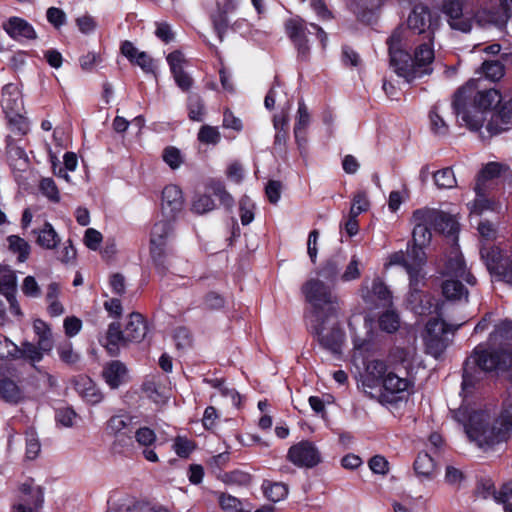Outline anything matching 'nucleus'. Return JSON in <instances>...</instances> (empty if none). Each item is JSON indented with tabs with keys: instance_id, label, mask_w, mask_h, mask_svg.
I'll return each instance as SVG.
<instances>
[{
	"instance_id": "e433bc0d",
	"label": "nucleus",
	"mask_w": 512,
	"mask_h": 512,
	"mask_svg": "<svg viewBox=\"0 0 512 512\" xmlns=\"http://www.w3.org/2000/svg\"><path fill=\"white\" fill-rule=\"evenodd\" d=\"M206 188L219 199L220 204L226 209H231L233 207L234 198L226 190V186L222 180L214 178L210 179L206 184Z\"/></svg>"
},
{
	"instance_id": "0e129e2a",
	"label": "nucleus",
	"mask_w": 512,
	"mask_h": 512,
	"mask_svg": "<svg viewBox=\"0 0 512 512\" xmlns=\"http://www.w3.org/2000/svg\"><path fill=\"white\" fill-rule=\"evenodd\" d=\"M225 298L223 295L210 291L206 293L203 297L202 307L205 310H220L225 306Z\"/></svg>"
},
{
	"instance_id": "f03ea898",
	"label": "nucleus",
	"mask_w": 512,
	"mask_h": 512,
	"mask_svg": "<svg viewBox=\"0 0 512 512\" xmlns=\"http://www.w3.org/2000/svg\"><path fill=\"white\" fill-rule=\"evenodd\" d=\"M465 432L484 451L507 442L512 436V386L498 413L491 418L485 410H473L464 424Z\"/></svg>"
},
{
	"instance_id": "a18cd8bd",
	"label": "nucleus",
	"mask_w": 512,
	"mask_h": 512,
	"mask_svg": "<svg viewBox=\"0 0 512 512\" xmlns=\"http://www.w3.org/2000/svg\"><path fill=\"white\" fill-rule=\"evenodd\" d=\"M491 21L496 23H505L512 17V0H496L491 7Z\"/></svg>"
},
{
	"instance_id": "a19ab883",
	"label": "nucleus",
	"mask_w": 512,
	"mask_h": 512,
	"mask_svg": "<svg viewBox=\"0 0 512 512\" xmlns=\"http://www.w3.org/2000/svg\"><path fill=\"white\" fill-rule=\"evenodd\" d=\"M505 169L506 166L499 162H488L477 174L476 184L486 187L487 181L500 177Z\"/></svg>"
},
{
	"instance_id": "8fccbe9b",
	"label": "nucleus",
	"mask_w": 512,
	"mask_h": 512,
	"mask_svg": "<svg viewBox=\"0 0 512 512\" xmlns=\"http://www.w3.org/2000/svg\"><path fill=\"white\" fill-rule=\"evenodd\" d=\"M481 70L485 78L492 82L500 80L505 73L504 65L498 60L484 61L481 66Z\"/></svg>"
},
{
	"instance_id": "4be33fe9",
	"label": "nucleus",
	"mask_w": 512,
	"mask_h": 512,
	"mask_svg": "<svg viewBox=\"0 0 512 512\" xmlns=\"http://www.w3.org/2000/svg\"><path fill=\"white\" fill-rule=\"evenodd\" d=\"M166 60L177 86L184 92L189 91L193 85V79L183 69L182 64L185 60L182 52L179 50L172 51L168 54Z\"/></svg>"
},
{
	"instance_id": "774afa93",
	"label": "nucleus",
	"mask_w": 512,
	"mask_h": 512,
	"mask_svg": "<svg viewBox=\"0 0 512 512\" xmlns=\"http://www.w3.org/2000/svg\"><path fill=\"white\" fill-rule=\"evenodd\" d=\"M500 337L506 341H512V321L504 320L495 327V330L490 334V341L494 338Z\"/></svg>"
},
{
	"instance_id": "5fc2aeb1",
	"label": "nucleus",
	"mask_w": 512,
	"mask_h": 512,
	"mask_svg": "<svg viewBox=\"0 0 512 512\" xmlns=\"http://www.w3.org/2000/svg\"><path fill=\"white\" fill-rule=\"evenodd\" d=\"M196 449V444L193 440L187 437L177 436L173 442V450L180 458L187 459L192 452Z\"/></svg>"
},
{
	"instance_id": "2f4dec72",
	"label": "nucleus",
	"mask_w": 512,
	"mask_h": 512,
	"mask_svg": "<svg viewBox=\"0 0 512 512\" xmlns=\"http://www.w3.org/2000/svg\"><path fill=\"white\" fill-rule=\"evenodd\" d=\"M32 233L36 236V243L41 248L52 250L55 249L60 243V237L55 231L52 224L45 221L43 226L39 229H34Z\"/></svg>"
},
{
	"instance_id": "de8ad7c7",
	"label": "nucleus",
	"mask_w": 512,
	"mask_h": 512,
	"mask_svg": "<svg viewBox=\"0 0 512 512\" xmlns=\"http://www.w3.org/2000/svg\"><path fill=\"white\" fill-rule=\"evenodd\" d=\"M435 185L440 189H451L457 185L454 171L451 167H446L433 173Z\"/></svg>"
},
{
	"instance_id": "79ce46f5",
	"label": "nucleus",
	"mask_w": 512,
	"mask_h": 512,
	"mask_svg": "<svg viewBox=\"0 0 512 512\" xmlns=\"http://www.w3.org/2000/svg\"><path fill=\"white\" fill-rule=\"evenodd\" d=\"M416 222L410 242L414 244L428 245L431 241L432 233L430 223L428 221L414 220Z\"/></svg>"
},
{
	"instance_id": "4d7b16f0",
	"label": "nucleus",
	"mask_w": 512,
	"mask_h": 512,
	"mask_svg": "<svg viewBox=\"0 0 512 512\" xmlns=\"http://www.w3.org/2000/svg\"><path fill=\"white\" fill-rule=\"evenodd\" d=\"M216 207L214 200L210 195L198 194L192 202V212L202 215L214 210Z\"/></svg>"
},
{
	"instance_id": "13d9d810",
	"label": "nucleus",
	"mask_w": 512,
	"mask_h": 512,
	"mask_svg": "<svg viewBox=\"0 0 512 512\" xmlns=\"http://www.w3.org/2000/svg\"><path fill=\"white\" fill-rule=\"evenodd\" d=\"M39 190L51 202L58 203L60 201L59 189L52 178H42L39 183Z\"/></svg>"
},
{
	"instance_id": "6e6552de",
	"label": "nucleus",
	"mask_w": 512,
	"mask_h": 512,
	"mask_svg": "<svg viewBox=\"0 0 512 512\" xmlns=\"http://www.w3.org/2000/svg\"><path fill=\"white\" fill-rule=\"evenodd\" d=\"M480 255L491 277L512 287V247L503 250L496 245L482 246Z\"/></svg>"
},
{
	"instance_id": "b1692460",
	"label": "nucleus",
	"mask_w": 512,
	"mask_h": 512,
	"mask_svg": "<svg viewBox=\"0 0 512 512\" xmlns=\"http://www.w3.org/2000/svg\"><path fill=\"white\" fill-rule=\"evenodd\" d=\"M125 332L121 330L119 322H112L108 326L106 335L99 339V342L107 350L111 357H116L120 352V345H125L128 342L125 340Z\"/></svg>"
},
{
	"instance_id": "58836bf2",
	"label": "nucleus",
	"mask_w": 512,
	"mask_h": 512,
	"mask_svg": "<svg viewBox=\"0 0 512 512\" xmlns=\"http://www.w3.org/2000/svg\"><path fill=\"white\" fill-rule=\"evenodd\" d=\"M8 249L13 254H17L19 263L25 262L30 255L31 247L29 243L18 235H10L7 238Z\"/></svg>"
},
{
	"instance_id": "5701e85b",
	"label": "nucleus",
	"mask_w": 512,
	"mask_h": 512,
	"mask_svg": "<svg viewBox=\"0 0 512 512\" xmlns=\"http://www.w3.org/2000/svg\"><path fill=\"white\" fill-rule=\"evenodd\" d=\"M17 277L8 265L2 264V295L10 304V310L15 315H22L20 305L16 299Z\"/></svg>"
},
{
	"instance_id": "1a4fd4ad",
	"label": "nucleus",
	"mask_w": 512,
	"mask_h": 512,
	"mask_svg": "<svg viewBox=\"0 0 512 512\" xmlns=\"http://www.w3.org/2000/svg\"><path fill=\"white\" fill-rule=\"evenodd\" d=\"M440 26V16L424 4H416L407 19V27L411 34L417 35L418 40L435 39V32Z\"/></svg>"
},
{
	"instance_id": "f3484780",
	"label": "nucleus",
	"mask_w": 512,
	"mask_h": 512,
	"mask_svg": "<svg viewBox=\"0 0 512 512\" xmlns=\"http://www.w3.org/2000/svg\"><path fill=\"white\" fill-rule=\"evenodd\" d=\"M184 207L181 188L174 184L165 186L161 195V213L163 218L176 220Z\"/></svg>"
},
{
	"instance_id": "aec40b11",
	"label": "nucleus",
	"mask_w": 512,
	"mask_h": 512,
	"mask_svg": "<svg viewBox=\"0 0 512 512\" xmlns=\"http://www.w3.org/2000/svg\"><path fill=\"white\" fill-rule=\"evenodd\" d=\"M136 449L142 450L143 457L152 463L159 461L158 455L155 451L157 444V436L153 429L147 426L139 427L133 432Z\"/></svg>"
},
{
	"instance_id": "c85d7f7f",
	"label": "nucleus",
	"mask_w": 512,
	"mask_h": 512,
	"mask_svg": "<svg viewBox=\"0 0 512 512\" xmlns=\"http://www.w3.org/2000/svg\"><path fill=\"white\" fill-rule=\"evenodd\" d=\"M75 390L86 402L92 405L100 403L103 399L100 389L88 376H80L75 381Z\"/></svg>"
},
{
	"instance_id": "7c9ffc66",
	"label": "nucleus",
	"mask_w": 512,
	"mask_h": 512,
	"mask_svg": "<svg viewBox=\"0 0 512 512\" xmlns=\"http://www.w3.org/2000/svg\"><path fill=\"white\" fill-rule=\"evenodd\" d=\"M174 221V219L163 218L156 222L151 229L149 246L167 245L168 238L174 230Z\"/></svg>"
},
{
	"instance_id": "7ed1b4c3",
	"label": "nucleus",
	"mask_w": 512,
	"mask_h": 512,
	"mask_svg": "<svg viewBox=\"0 0 512 512\" xmlns=\"http://www.w3.org/2000/svg\"><path fill=\"white\" fill-rule=\"evenodd\" d=\"M511 372L512 347H487L480 343L474 347L462 366V389H474L482 379V373Z\"/></svg>"
},
{
	"instance_id": "052dcab7",
	"label": "nucleus",
	"mask_w": 512,
	"mask_h": 512,
	"mask_svg": "<svg viewBox=\"0 0 512 512\" xmlns=\"http://www.w3.org/2000/svg\"><path fill=\"white\" fill-rule=\"evenodd\" d=\"M197 138L203 144L217 145L221 140V135L217 127L203 125L199 129Z\"/></svg>"
},
{
	"instance_id": "680f3d73",
	"label": "nucleus",
	"mask_w": 512,
	"mask_h": 512,
	"mask_svg": "<svg viewBox=\"0 0 512 512\" xmlns=\"http://www.w3.org/2000/svg\"><path fill=\"white\" fill-rule=\"evenodd\" d=\"M422 267L423 265L410 264L406 269L409 276L410 289L415 292L419 291V287L425 284V276Z\"/></svg>"
},
{
	"instance_id": "49530a36",
	"label": "nucleus",
	"mask_w": 512,
	"mask_h": 512,
	"mask_svg": "<svg viewBox=\"0 0 512 512\" xmlns=\"http://www.w3.org/2000/svg\"><path fill=\"white\" fill-rule=\"evenodd\" d=\"M132 419L129 415H113L107 421V431L112 434H123L129 431V426L131 425Z\"/></svg>"
},
{
	"instance_id": "72a5a7b5",
	"label": "nucleus",
	"mask_w": 512,
	"mask_h": 512,
	"mask_svg": "<svg viewBox=\"0 0 512 512\" xmlns=\"http://www.w3.org/2000/svg\"><path fill=\"white\" fill-rule=\"evenodd\" d=\"M132 434L131 429L127 433L116 434L111 445V452L115 455L132 457L136 453V444Z\"/></svg>"
},
{
	"instance_id": "423d86ee",
	"label": "nucleus",
	"mask_w": 512,
	"mask_h": 512,
	"mask_svg": "<svg viewBox=\"0 0 512 512\" xmlns=\"http://www.w3.org/2000/svg\"><path fill=\"white\" fill-rule=\"evenodd\" d=\"M306 327L322 349L334 356L342 354L346 333L337 318H316L306 323Z\"/></svg>"
},
{
	"instance_id": "c03bdc74",
	"label": "nucleus",
	"mask_w": 512,
	"mask_h": 512,
	"mask_svg": "<svg viewBox=\"0 0 512 512\" xmlns=\"http://www.w3.org/2000/svg\"><path fill=\"white\" fill-rule=\"evenodd\" d=\"M22 355V360L27 361L32 368L36 371L40 372L37 363L43 360V355L40 349L32 342L23 341L22 342V352H19Z\"/></svg>"
},
{
	"instance_id": "2eb2a0df",
	"label": "nucleus",
	"mask_w": 512,
	"mask_h": 512,
	"mask_svg": "<svg viewBox=\"0 0 512 512\" xmlns=\"http://www.w3.org/2000/svg\"><path fill=\"white\" fill-rule=\"evenodd\" d=\"M414 220L428 221L435 231L440 233L454 234L457 230V223L447 213L429 209H417L413 212Z\"/></svg>"
},
{
	"instance_id": "37998d69",
	"label": "nucleus",
	"mask_w": 512,
	"mask_h": 512,
	"mask_svg": "<svg viewBox=\"0 0 512 512\" xmlns=\"http://www.w3.org/2000/svg\"><path fill=\"white\" fill-rule=\"evenodd\" d=\"M476 198L473 202L472 212L482 214L486 210H493L494 201L487 197L486 187L475 184Z\"/></svg>"
},
{
	"instance_id": "603ef678",
	"label": "nucleus",
	"mask_w": 512,
	"mask_h": 512,
	"mask_svg": "<svg viewBox=\"0 0 512 512\" xmlns=\"http://www.w3.org/2000/svg\"><path fill=\"white\" fill-rule=\"evenodd\" d=\"M255 203L247 196L243 195L239 200V216L243 226L249 225L254 220Z\"/></svg>"
},
{
	"instance_id": "09e8293b",
	"label": "nucleus",
	"mask_w": 512,
	"mask_h": 512,
	"mask_svg": "<svg viewBox=\"0 0 512 512\" xmlns=\"http://www.w3.org/2000/svg\"><path fill=\"white\" fill-rule=\"evenodd\" d=\"M340 262L336 257L325 260L318 270V275L328 282H334L339 276Z\"/></svg>"
},
{
	"instance_id": "39448f33",
	"label": "nucleus",
	"mask_w": 512,
	"mask_h": 512,
	"mask_svg": "<svg viewBox=\"0 0 512 512\" xmlns=\"http://www.w3.org/2000/svg\"><path fill=\"white\" fill-rule=\"evenodd\" d=\"M415 47L413 55L409 53L407 62H402L396 68V74L410 83L415 79H420L430 75L433 72V62L435 59L434 40L423 39Z\"/></svg>"
},
{
	"instance_id": "c756f323",
	"label": "nucleus",
	"mask_w": 512,
	"mask_h": 512,
	"mask_svg": "<svg viewBox=\"0 0 512 512\" xmlns=\"http://www.w3.org/2000/svg\"><path fill=\"white\" fill-rule=\"evenodd\" d=\"M443 297L448 301L468 302L469 291L462 283L461 278H447L441 284Z\"/></svg>"
},
{
	"instance_id": "412c9836",
	"label": "nucleus",
	"mask_w": 512,
	"mask_h": 512,
	"mask_svg": "<svg viewBox=\"0 0 512 512\" xmlns=\"http://www.w3.org/2000/svg\"><path fill=\"white\" fill-rule=\"evenodd\" d=\"M2 29L13 39L18 42L23 40L37 39V33L34 27L24 18L12 16L2 24Z\"/></svg>"
},
{
	"instance_id": "393cba45",
	"label": "nucleus",
	"mask_w": 512,
	"mask_h": 512,
	"mask_svg": "<svg viewBox=\"0 0 512 512\" xmlns=\"http://www.w3.org/2000/svg\"><path fill=\"white\" fill-rule=\"evenodd\" d=\"M102 376L111 389H117L128 381V370L121 361L112 360L103 367Z\"/></svg>"
},
{
	"instance_id": "864d4df0",
	"label": "nucleus",
	"mask_w": 512,
	"mask_h": 512,
	"mask_svg": "<svg viewBox=\"0 0 512 512\" xmlns=\"http://www.w3.org/2000/svg\"><path fill=\"white\" fill-rule=\"evenodd\" d=\"M188 117L192 121L201 122L203 121L204 115V102L201 97L197 94L190 95L188 97Z\"/></svg>"
},
{
	"instance_id": "a211bd4d",
	"label": "nucleus",
	"mask_w": 512,
	"mask_h": 512,
	"mask_svg": "<svg viewBox=\"0 0 512 512\" xmlns=\"http://www.w3.org/2000/svg\"><path fill=\"white\" fill-rule=\"evenodd\" d=\"M22 137L11 132L5 139L7 162L13 172H23L29 167L28 156L24 148L18 144Z\"/></svg>"
},
{
	"instance_id": "a878e982",
	"label": "nucleus",
	"mask_w": 512,
	"mask_h": 512,
	"mask_svg": "<svg viewBox=\"0 0 512 512\" xmlns=\"http://www.w3.org/2000/svg\"><path fill=\"white\" fill-rule=\"evenodd\" d=\"M382 0H356L353 12L357 20L363 24L371 25L377 21Z\"/></svg>"
},
{
	"instance_id": "3c124183",
	"label": "nucleus",
	"mask_w": 512,
	"mask_h": 512,
	"mask_svg": "<svg viewBox=\"0 0 512 512\" xmlns=\"http://www.w3.org/2000/svg\"><path fill=\"white\" fill-rule=\"evenodd\" d=\"M379 328L387 333H394L399 329L400 320L395 311L387 310L378 319Z\"/></svg>"
},
{
	"instance_id": "ddd939ff",
	"label": "nucleus",
	"mask_w": 512,
	"mask_h": 512,
	"mask_svg": "<svg viewBox=\"0 0 512 512\" xmlns=\"http://www.w3.org/2000/svg\"><path fill=\"white\" fill-rule=\"evenodd\" d=\"M464 4L465 0H443L442 11L452 29L466 33L471 30L473 19L464 12Z\"/></svg>"
},
{
	"instance_id": "6e6d98bb",
	"label": "nucleus",
	"mask_w": 512,
	"mask_h": 512,
	"mask_svg": "<svg viewBox=\"0 0 512 512\" xmlns=\"http://www.w3.org/2000/svg\"><path fill=\"white\" fill-rule=\"evenodd\" d=\"M371 293L383 303L384 306L392 304V292L379 277L372 282Z\"/></svg>"
},
{
	"instance_id": "dca6fc26",
	"label": "nucleus",
	"mask_w": 512,
	"mask_h": 512,
	"mask_svg": "<svg viewBox=\"0 0 512 512\" xmlns=\"http://www.w3.org/2000/svg\"><path fill=\"white\" fill-rule=\"evenodd\" d=\"M442 275L448 278H461L467 284L474 286L476 277L467 270L465 259L458 249H452L442 270Z\"/></svg>"
},
{
	"instance_id": "f257e3e1",
	"label": "nucleus",
	"mask_w": 512,
	"mask_h": 512,
	"mask_svg": "<svg viewBox=\"0 0 512 512\" xmlns=\"http://www.w3.org/2000/svg\"><path fill=\"white\" fill-rule=\"evenodd\" d=\"M480 80L470 79L453 96L452 108L457 119L471 131H479L486 114L495 110L487 123V131L498 135L512 126V97L506 99L498 89L480 88Z\"/></svg>"
},
{
	"instance_id": "6ab92c4d",
	"label": "nucleus",
	"mask_w": 512,
	"mask_h": 512,
	"mask_svg": "<svg viewBox=\"0 0 512 512\" xmlns=\"http://www.w3.org/2000/svg\"><path fill=\"white\" fill-rule=\"evenodd\" d=\"M405 38V29L398 26L392 31L391 35L386 40L390 66L395 73L396 68H398L402 62H407L409 59V52L404 49Z\"/></svg>"
},
{
	"instance_id": "bb28decb",
	"label": "nucleus",
	"mask_w": 512,
	"mask_h": 512,
	"mask_svg": "<svg viewBox=\"0 0 512 512\" xmlns=\"http://www.w3.org/2000/svg\"><path fill=\"white\" fill-rule=\"evenodd\" d=\"M147 323L144 317L138 312H132L125 325V340L129 343L141 342L147 334Z\"/></svg>"
},
{
	"instance_id": "4468645a",
	"label": "nucleus",
	"mask_w": 512,
	"mask_h": 512,
	"mask_svg": "<svg viewBox=\"0 0 512 512\" xmlns=\"http://www.w3.org/2000/svg\"><path fill=\"white\" fill-rule=\"evenodd\" d=\"M285 32L298 53L300 61H308L310 47L307 38V28L302 19H288L285 22Z\"/></svg>"
},
{
	"instance_id": "f704fd0d",
	"label": "nucleus",
	"mask_w": 512,
	"mask_h": 512,
	"mask_svg": "<svg viewBox=\"0 0 512 512\" xmlns=\"http://www.w3.org/2000/svg\"><path fill=\"white\" fill-rule=\"evenodd\" d=\"M364 366L367 372L366 385L368 387L378 385L380 381L389 373L387 363L382 359L365 361Z\"/></svg>"
},
{
	"instance_id": "ea45409f",
	"label": "nucleus",
	"mask_w": 512,
	"mask_h": 512,
	"mask_svg": "<svg viewBox=\"0 0 512 512\" xmlns=\"http://www.w3.org/2000/svg\"><path fill=\"white\" fill-rule=\"evenodd\" d=\"M24 399L23 390L13 380L2 377V400L18 404Z\"/></svg>"
},
{
	"instance_id": "9b49d317",
	"label": "nucleus",
	"mask_w": 512,
	"mask_h": 512,
	"mask_svg": "<svg viewBox=\"0 0 512 512\" xmlns=\"http://www.w3.org/2000/svg\"><path fill=\"white\" fill-rule=\"evenodd\" d=\"M287 460L299 468H313L321 462V454L312 441L302 440L288 449Z\"/></svg>"
},
{
	"instance_id": "cd10ccee",
	"label": "nucleus",
	"mask_w": 512,
	"mask_h": 512,
	"mask_svg": "<svg viewBox=\"0 0 512 512\" xmlns=\"http://www.w3.org/2000/svg\"><path fill=\"white\" fill-rule=\"evenodd\" d=\"M149 254L156 273L164 278L169 273L170 257L173 256V250L167 245L149 246Z\"/></svg>"
},
{
	"instance_id": "f8f14e48",
	"label": "nucleus",
	"mask_w": 512,
	"mask_h": 512,
	"mask_svg": "<svg viewBox=\"0 0 512 512\" xmlns=\"http://www.w3.org/2000/svg\"><path fill=\"white\" fill-rule=\"evenodd\" d=\"M378 385H381L385 391L380 395V401L395 404L403 399L401 396H395L396 394L404 392L413 393V390L410 391V388L413 389L414 382L408 378L399 377L394 372H389Z\"/></svg>"
},
{
	"instance_id": "69168bd1",
	"label": "nucleus",
	"mask_w": 512,
	"mask_h": 512,
	"mask_svg": "<svg viewBox=\"0 0 512 512\" xmlns=\"http://www.w3.org/2000/svg\"><path fill=\"white\" fill-rule=\"evenodd\" d=\"M162 158L163 161L173 170L179 168L183 162L180 150L174 146L164 148Z\"/></svg>"
},
{
	"instance_id": "0eeeda50",
	"label": "nucleus",
	"mask_w": 512,
	"mask_h": 512,
	"mask_svg": "<svg viewBox=\"0 0 512 512\" xmlns=\"http://www.w3.org/2000/svg\"><path fill=\"white\" fill-rule=\"evenodd\" d=\"M24 104L22 94L18 87L12 83L2 87V111L7 119V128L10 132L21 137L28 133L29 122L22 114Z\"/></svg>"
},
{
	"instance_id": "473e14b6",
	"label": "nucleus",
	"mask_w": 512,
	"mask_h": 512,
	"mask_svg": "<svg viewBox=\"0 0 512 512\" xmlns=\"http://www.w3.org/2000/svg\"><path fill=\"white\" fill-rule=\"evenodd\" d=\"M413 469L419 478L431 480L435 475L436 461L430 453L421 451L414 460Z\"/></svg>"
},
{
	"instance_id": "c9c22d12",
	"label": "nucleus",
	"mask_w": 512,
	"mask_h": 512,
	"mask_svg": "<svg viewBox=\"0 0 512 512\" xmlns=\"http://www.w3.org/2000/svg\"><path fill=\"white\" fill-rule=\"evenodd\" d=\"M458 327L453 328L451 325L446 323L443 319L433 318L430 319L426 324V331L431 337L428 346L431 348L434 341L439 342L443 335L449 332H454Z\"/></svg>"
},
{
	"instance_id": "4c0bfd02",
	"label": "nucleus",
	"mask_w": 512,
	"mask_h": 512,
	"mask_svg": "<svg viewBox=\"0 0 512 512\" xmlns=\"http://www.w3.org/2000/svg\"><path fill=\"white\" fill-rule=\"evenodd\" d=\"M262 490L264 496L274 503L283 500L288 495L289 491L287 484L270 480L263 481Z\"/></svg>"
},
{
	"instance_id": "20e7f679",
	"label": "nucleus",
	"mask_w": 512,
	"mask_h": 512,
	"mask_svg": "<svg viewBox=\"0 0 512 512\" xmlns=\"http://www.w3.org/2000/svg\"><path fill=\"white\" fill-rule=\"evenodd\" d=\"M301 293L309 304V308L304 310L305 324L316 318H338L339 299L329 285L311 278L303 283Z\"/></svg>"
},
{
	"instance_id": "9d476101",
	"label": "nucleus",
	"mask_w": 512,
	"mask_h": 512,
	"mask_svg": "<svg viewBox=\"0 0 512 512\" xmlns=\"http://www.w3.org/2000/svg\"><path fill=\"white\" fill-rule=\"evenodd\" d=\"M44 504V489L28 478L17 489L16 501L11 506L12 512H40Z\"/></svg>"
},
{
	"instance_id": "338daca9",
	"label": "nucleus",
	"mask_w": 512,
	"mask_h": 512,
	"mask_svg": "<svg viewBox=\"0 0 512 512\" xmlns=\"http://www.w3.org/2000/svg\"><path fill=\"white\" fill-rule=\"evenodd\" d=\"M174 340L178 349H184L192 346L193 337L191 331L185 326H179L175 329Z\"/></svg>"
},
{
	"instance_id": "bf43d9fd",
	"label": "nucleus",
	"mask_w": 512,
	"mask_h": 512,
	"mask_svg": "<svg viewBox=\"0 0 512 512\" xmlns=\"http://www.w3.org/2000/svg\"><path fill=\"white\" fill-rule=\"evenodd\" d=\"M424 245L414 244L413 242L407 243V259L412 265H424L426 263V253Z\"/></svg>"
},
{
	"instance_id": "e2e57ef3",
	"label": "nucleus",
	"mask_w": 512,
	"mask_h": 512,
	"mask_svg": "<svg viewBox=\"0 0 512 512\" xmlns=\"http://www.w3.org/2000/svg\"><path fill=\"white\" fill-rule=\"evenodd\" d=\"M213 28L220 42L223 41L224 35L229 27V20L226 11H219L211 17Z\"/></svg>"
}]
</instances>
